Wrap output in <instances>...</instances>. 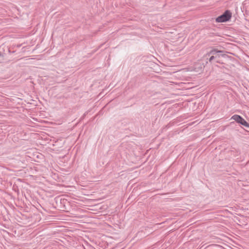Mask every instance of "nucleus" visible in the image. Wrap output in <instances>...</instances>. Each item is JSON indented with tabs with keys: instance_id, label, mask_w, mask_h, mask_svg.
Listing matches in <instances>:
<instances>
[{
	"instance_id": "nucleus-2",
	"label": "nucleus",
	"mask_w": 249,
	"mask_h": 249,
	"mask_svg": "<svg viewBox=\"0 0 249 249\" xmlns=\"http://www.w3.org/2000/svg\"><path fill=\"white\" fill-rule=\"evenodd\" d=\"M238 123L242 125L249 128V124H248L242 117L241 118L240 121Z\"/></svg>"
},
{
	"instance_id": "nucleus-4",
	"label": "nucleus",
	"mask_w": 249,
	"mask_h": 249,
	"mask_svg": "<svg viewBox=\"0 0 249 249\" xmlns=\"http://www.w3.org/2000/svg\"><path fill=\"white\" fill-rule=\"evenodd\" d=\"M212 53H213V54H215V53H220V55L221 56H224L225 55V54L223 53V52L221 51L213 50V51H212ZM217 56L219 57L220 56V54H217Z\"/></svg>"
},
{
	"instance_id": "nucleus-3",
	"label": "nucleus",
	"mask_w": 249,
	"mask_h": 249,
	"mask_svg": "<svg viewBox=\"0 0 249 249\" xmlns=\"http://www.w3.org/2000/svg\"><path fill=\"white\" fill-rule=\"evenodd\" d=\"M241 118L242 117L238 115H234L231 117V119H232L236 121L237 123H238Z\"/></svg>"
},
{
	"instance_id": "nucleus-5",
	"label": "nucleus",
	"mask_w": 249,
	"mask_h": 249,
	"mask_svg": "<svg viewBox=\"0 0 249 249\" xmlns=\"http://www.w3.org/2000/svg\"><path fill=\"white\" fill-rule=\"evenodd\" d=\"M214 58V56H212L210 59H209V61L210 62H211L213 59Z\"/></svg>"
},
{
	"instance_id": "nucleus-1",
	"label": "nucleus",
	"mask_w": 249,
	"mask_h": 249,
	"mask_svg": "<svg viewBox=\"0 0 249 249\" xmlns=\"http://www.w3.org/2000/svg\"><path fill=\"white\" fill-rule=\"evenodd\" d=\"M231 17V13L229 11H226L223 14L218 17L216 18V21L217 22H223L228 21L230 19Z\"/></svg>"
}]
</instances>
